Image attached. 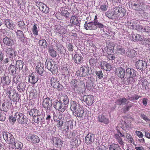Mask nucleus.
Here are the masks:
<instances>
[{
  "mask_svg": "<svg viewBox=\"0 0 150 150\" xmlns=\"http://www.w3.org/2000/svg\"><path fill=\"white\" fill-rule=\"evenodd\" d=\"M126 133H122L121 131H119L117 132V134L115 135V137L117 140V141L118 142V144L122 146H124V142L122 141V139L121 137H125V136L126 135Z\"/></svg>",
  "mask_w": 150,
  "mask_h": 150,
  "instance_id": "9b49d317",
  "label": "nucleus"
},
{
  "mask_svg": "<svg viewBox=\"0 0 150 150\" xmlns=\"http://www.w3.org/2000/svg\"><path fill=\"white\" fill-rule=\"evenodd\" d=\"M6 53L12 57L16 56V51L12 47L7 48L6 49Z\"/></svg>",
  "mask_w": 150,
  "mask_h": 150,
  "instance_id": "e433bc0d",
  "label": "nucleus"
},
{
  "mask_svg": "<svg viewBox=\"0 0 150 150\" xmlns=\"http://www.w3.org/2000/svg\"><path fill=\"white\" fill-rule=\"evenodd\" d=\"M96 20L94 19V21L90 22L88 23L86 21L84 24L85 29L87 30H96L97 28V26H96L97 23H96Z\"/></svg>",
  "mask_w": 150,
  "mask_h": 150,
  "instance_id": "4468645a",
  "label": "nucleus"
},
{
  "mask_svg": "<svg viewBox=\"0 0 150 150\" xmlns=\"http://www.w3.org/2000/svg\"><path fill=\"white\" fill-rule=\"evenodd\" d=\"M13 144H14L15 148L16 149L21 150L23 147V144L18 141H16Z\"/></svg>",
  "mask_w": 150,
  "mask_h": 150,
  "instance_id": "8fccbe9b",
  "label": "nucleus"
},
{
  "mask_svg": "<svg viewBox=\"0 0 150 150\" xmlns=\"http://www.w3.org/2000/svg\"><path fill=\"white\" fill-rule=\"evenodd\" d=\"M125 74V70L122 68L119 67H117L116 69L115 74L118 77L123 79L124 78Z\"/></svg>",
  "mask_w": 150,
  "mask_h": 150,
  "instance_id": "a211bd4d",
  "label": "nucleus"
},
{
  "mask_svg": "<svg viewBox=\"0 0 150 150\" xmlns=\"http://www.w3.org/2000/svg\"><path fill=\"white\" fill-rule=\"evenodd\" d=\"M28 118L26 116L24 117H23V118H22L21 119H19L18 122L21 124L25 126H27L28 125Z\"/></svg>",
  "mask_w": 150,
  "mask_h": 150,
  "instance_id": "37998d69",
  "label": "nucleus"
},
{
  "mask_svg": "<svg viewBox=\"0 0 150 150\" xmlns=\"http://www.w3.org/2000/svg\"><path fill=\"white\" fill-rule=\"evenodd\" d=\"M38 80V78L34 76L33 74L29 76L28 81L33 85L35 84Z\"/></svg>",
  "mask_w": 150,
  "mask_h": 150,
  "instance_id": "c756f323",
  "label": "nucleus"
},
{
  "mask_svg": "<svg viewBox=\"0 0 150 150\" xmlns=\"http://www.w3.org/2000/svg\"><path fill=\"white\" fill-rule=\"evenodd\" d=\"M29 112V114L30 116H35L38 115H42L40 114V112L39 110L33 108L31 109Z\"/></svg>",
  "mask_w": 150,
  "mask_h": 150,
  "instance_id": "cd10ccee",
  "label": "nucleus"
},
{
  "mask_svg": "<svg viewBox=\"0 0 150 150\" xmlns=\"http://www.w3.org/2000/svg\"><path fill=\"white\" fill-rule=\"evenodd\" d=\"M1 82L4 85H8L11 82V80L8 76L4 75L1 77Z\"/></svg>",
  "mask_w": 150,
  "mask_h": 150,
  "instance_id": "ea45409f",
  "label": "nucleus"
},
{
  "mask_svg": "<svg viewBox=\"0 0 150 150\" xmlns=\"http://www.w3.org/2000/svg\"><path fill=\"white\" fill-rule=\"evenodd\" d=\"M25 82L21 81L19 83L17 86V89L19 92H22L25 90Z\"/></svg>",
  "mask_w": 150,
  "mask_h": 150,
  "instance_id": "bb28decb",
  "label": "nucleus"
},
{
  "mask_svg": "<svg viewBox=\"0 0 150 150\" xmlns=\"http://www.w3.org/2000/svg\"><path fill=\"white\" fill-rule=\"evenodd\" d=\"M71 90L74 93L79 94L83 93L85 88V83L83 81H79L76 79H72L70 81Z\"/></svg>",
  "mask_w": 150,
  "mask_h": 150,
  "instance_id": "f257e3e1",
  "label": "nucleus"
},
{
  "mask_svg": "<svg viewBox=\"0 0 150 150\" xmlns=\"http://www.w3.org/2000/svg\"><path fill=\"white\" fill-rule=\"evenodd\" d=\"M99 121L100 122H103L105 124L109 123V119L105 117L103 115H102L98 117Z\"/></svg>",
  "mask_w": 150,
  "mask_h": 150,
  "instance_id": "4c0bfd02",
  "label": "nucleus"
},
{
  "mask_svg": "<svg viewBox=\"0 0 150 150\" xmlns=\"http://www.w3.org/2000/svg\"><path fill=\"white\" fill-rule=\"evenodd\" d=\"M66 105L62 102L57 101L54 103V107L55 109L59 111V112H63L64 111L65 109V105Z\"/></svg>",
  "mask_w": 150,
  "mask_h": 150,
  "instance_id": "f8f14e48",
  "label": "nucleus"
},
{
  "mask_svg": "<svg viewBox=\"0 0 150 150\" xmlns=\"http://www.w3.org/2000/svg\"><path fill=\"white\" fill-rule=\"evenodd\" d=\"M130 38L132 41L135 42L142 41V38L141 35L139 34H132Z\"/></svg>",
  "mask_w": 150,
  "mask_h": 150,
  "instance_id": "a878e982",
  "label": "nucleus"
},
{
  "mask_svg": "<svg viewBox=\"0 0 150 150\" xmlns=\"http://www.w3.org/2000/svg\"><path fill=\"white\" fill-rule=\"evenodd\" d=\"M93 141V138L92 136V134H87L85 137V143L87 144H90L92 143Z\"/></svg>",
  "mask_w": 150,
  "mask_h": 150,
  "instance_id": "473e14b6",
  "label": "nucleus"
},
{
  "mask_svg": "<svg viewBox=\"0 0 150 150\" xmlns=\"http://www.w3.org/2000/svg\"><path fill=\"white\" fill-rule=\"evenodd\" d=\"M135 66L137 69L141 71L144 70L147 67V64L146 61L139 60L135 63Z\"/></svg>",
  "mask_w": 150,
  "mask_h": 150,
  "instance_id": "6e6552de",
  "label": "nucleus"
},
{
  "mask_svg": "<svg viewBox=\"0 0 150 150\" xmlns=\"http://www.w3.org/2000/svg\"><path fill=\"white\" fill-rule=\"evenodd\" d=\"M128 100L131 101L134 100H137L141 97V96H139L136 94H134L133 96L130 97L128 96Z\"/></svg>",
  "mask_w": 150,
  "mask_h": 150,
  "instance_id": "13d9d810",
  "label": "nucleus"
},
{
  "mask_svg": "<svg viewBox=\"0 0 150 150\" xmlns=\"http://www.w3.org/2000/svg\"><path fill=\"white\" fill-rule=\"evenodd\" d=\"M106 147L102 144L97 146L96 150H106Z\"/></svg>",
  "mask_w": 150,
  "mask_h": 150,
  "instance_id": "774afa93",
  "label": "nucleus"
},
{
  "mask_svg": "<svg viewBox=\"0 0 150 150\" xmlns=\"http://www.w3.org/2000/svg\"><path fill=\"white\" fill-rule=\"evenodd\" d=\"M26 139L32 144H37L40 141L38 136L33 133H29L26 137Z\"/></svg>",
  "mask_w": 150,
  "mask_h": 150,
  "instance_id": "423d86ee",
  "label": "nucleus"
},
{
  "mask_svg": "<svg viewBox=\"0 0 150 150\" xmlns=\"http://www.w3.org/2000/svg\"><path fill=\"white\" fill-rule=\"evenodd\" d=\"M126 136H125V137H126V138L127 139V140L129 143L134 144V140L132 137V135L130 134L127 133H126Z\"/></svg>",
  "mask_w": 150,
  "mask_h": 150,
  "instance_id": "09e8293b",
  "label": "nucleus"
},
{
  "mask_svg": "<svg viewBox=\"0 0 150 150\" xmlns=\"http://www.w3.org/2000/svg\"><path fill=\"white\" fill-rule=\"evenodd\" d=\"M36 70L38 74L42 76V74L44 71L43 64L40 62L37 63V65L36 67Z\"/></svg>",
  "mask_w": 150,
  "mask_h": 150,
  "instance_id": "5701e85b",
  "label": "nucleus"
},
{
  "mask_svg": "<svg viewBox=\"0 0 150 150\" xmlns=\"http://www.w3.org/2000/svg\"><path fill=\"white\" fill-rule=\"evenodd\" d=\"M82 100L86 102L87 105L90 106L93 103V97L91 95H85L83 97Z\"/></svg>",
  "mask_w": 150,
  "mask_h": 150,
  "instance_id": "2eb2a0df",
  "label": "nucleus"
},
{
  "mask_svg": "<svg viewBox=\"0 0 150 150\" xmlns=\"http://www.w3.org/2000/svg\"><path fill=\"white\" fill-rule=\"evenodd\" d=\"M8 70L9 73H11L12 74L14 75L16 73V67L11 64H10V67H8Z\"/></svg>",
  "mask_w": 150,
  "mask_h": 150,
  "instance_id": "3c124183",
  "label": "nucleus"
},
{
  "mask_svg": "<svg viewBox=\"0 0 150 150\" xmlns=\"http://www.w3.org/2000/svg\"><path fill=\"white\" fill-rule=\"evenodd\" d=\"M115 52L118 55H123L125 54L124 48L120 45H118L116 47Z\"/></svg>",
  "mask_w": 150,
  "mask_h": 150,
  "instance_id": "c85d7f7f",
  "label": "nucleus"
},
{
  "mask_svg": "<svg viewBox=\"0 0 150 150\" xmlns=\"http://www.w3.org/2000/svg\"><path fill=\"white\" fill-rule=\"evenodd\" d=\"M100 67H101L102 69L108 71H110L112 69L111 65L104 61H103L101 62V64H100Z\"/></svg>",
  "mask_w": 150,
  "mask_h": 150,
  "instance_id": "412c9836",
  "label": "nucleus"
},
{
  "mask_svg": "<svg viewBox=\"0 0 150 150\" xmlns=\"http://www.w3.org/2000/svg\"><path fill=\"white\" fill-rule=\"evenodd\" d=\"M132 7H134V9L138 11H141L142 9L145 6L143 2H139L137 1L134 3L131 4Z\"/></svg>",
  "mask_w": 150,
  "mask_h": 150,
  "instance_id": "dca6fc26",
  "label": "nucleus"
},
{
  "mask_svg": "<svg viewBox=\"0 0 150 150\" xmlns=\"http://www.w3.org/2000/svg\"><path fill=\"white\" fill-rule=\"evenodd\" d=\"M130 26H131L132 28L133 29H135L141 32H147L148 33L149 32V30L148 29H147L146 27H143L142 26L140 25H138L136 26V25L137 23L136 22L135 23L133 24L131 22H130Z\"/></svg>",
  "mask_w": 150,
  "mask_h": 150,
  "instance_id": "1a4fd4ad",
  "label": "nucleus"
},
{
  "mask_svg": "<svg viewBox=\"0 0 150 150\" xmlns=\"http://www.w3.org/2000/svg\"><path fill=\"white\" fill-rule=\"evenodd\" d=\"M8 98L11 100L16 102L18 101L20 98L19 94L16 92L13 93V95L11 96L10 97H8Z\"/></svg>",
  "mask_w": 150,
  "mask_h": 150,
  "instance_id": "79ce46f5",
  "label": "nucleus"
},
{
  "mask_svg": "<svg viewBox=\"0 0 150 150\" xmlns=\"http://www.w3.org/2000/svg\"><path fill=\"white\" fill-rule=\"evenodd\" d=\"M38 46L42 49L47 48V43L45 39H41L38 41Z\"/></svg>",
  "mask_w": 150,
  "mask_h": 150,
  "instance_id": "58836bf2",
  "label": "nucleus"
},
{
  "mask_svg": "<svg viewBox=\"0 0 150 150\" xmlns=\"http://www.w3.org/2000/svg\"><path fill=\"white\" fill-rule=\"evenodd\" d=\"M24 66V62L23 60H18L17 61L16 63V67L19 70H21L23 68Z\"/></svg>",
  "mask_w": 150,
  "mask_h": 150,
  "instance_id": "49530a36",
  "label": "nucleus"
},
{
  "mask_svg": "<svg viewBox=\"0 0 150 150\" xmlns=\"http://www.w3.org/2000/svg\"><path fill=\"white\" fill-rule=\"evenodd\" d=\"M109 149L110 150H122L119 145L115 143L111 144L110 145Z\"/></svg>",
  "mask_w": 150,
  "mask_h": 150,
  "instance_id": "a18cd8bd",
  "label": "nucleus"
},
{
  "mask_svg": "<svg viewBox=\"0 0 150 150\" xmlns=\"http://www.w3.org/2000/svg\"><path fill=\"white\" fill-rule=\"evenodd\" d=\"M3 137L5 140H8L10 138L13 137V136L11 134L7 132L3 134Z\"/></svg>",
  "mask_w": 150,
  "mask_h": 150,
  "instance_id": "864d4df0",
  "label": "nucleus"
},
{
  "mask_svg": "<svg viewBox=\"0 0 150 150\" xmlns=\"http://www.w3.org/2000/svg\"><path fill=\"white\" fill-rule=\"evenodd\" d=\"M73 60L74 63L80 64L83 61V58L81 54L76 53L73 56Z\"/></svg>",
  "mask_w": 150,
  "mask_h": 150,
  "instance_id": "f3484780",
  "label": "nucleus"
},
{
  "mask_svg": "<svg viewBox=\"0 0 150 150\" xmlns=\"http://www.w3.org/2000/svg\"><path fill=\"white\" fill-rule=\"evenodd\" d=\"M71 145L73 147H75L78 145V140L76 139H72L71 142Z\"/></svg>",
  "mask_w": 150,
  "mask_h": 150,
  "instance_id": "6e6d98bb",
  "label": "nucleus"
},
{
  "mask_svg": "<svg viewBox=\"0 0 150 150\" xmlns=\"http://www.w3.org/2000/svg\"><path fill=\"white\" fill-rule=\"evenodd\" d=\"M55 30L56 33H60L61 35L64 34L66 33V30L63 26L60 25H56L55 26Z\"/></svg>",
  "mask_w": 150,
  "mask_h": 150,
  "instance_id": "393cba45",
  "label": "nucleus"
},
{
  "mask_svg": "<svg viewBox=\"0 0 150 150\" xmlns=\"http://www.w3.org/2000/svg\"><path fill=\"white\" fill-rule=\"evenodd\" d=\"M60 102H62L64 104V105H67L68 103H69V98L67 96L65 95H62L60 97L59 99Z\"/></svg>",
  "mask_w": 150,
  "mask_h": 150,
  "instance_id": "f704fd0d",
  "label": "nucleus"
},
{
  "mask_svg": "<svg viewBox=\"0 0 150 150\" xmlns=\"http://www.w3.org/2000/svg\"><path fill=\"white\" fill-rule=\"evenodd\" d=\"M108 4L105 3L103 5L100 6V9L102 11H105L107 9L108 7Z\"/></svg>",
  "mask_w": 150,
  "mask_h": 150,
  "instance_id": "e2e57ef3",
  "label": "nucleus"
},
{
  "mask_svg": "<svg viewBox=\"0 0 150 150\" xmlns=\"http://www.w3.org/2000/svg\"><path fill=\"white\" fill-rule=\"evenodd\" d=\"M140 83H141L142 86L145 88L146 89V87L147 86V85L148 84V82L147 81V80L144 79H141Z\"/></svg>",
  "mask_w": 150,
  "mask_h": 150,
  "instance_id": "680f3d73",
  "label": "nucleus"
},
{
  "mask_svg": "<svg viewBox=\"0 0 150 150\" xmlns=\"http://www.w3.org/2000/svg\"><path fill=\"white\" fill-rule=\"evenodd\" d=\"M66 128L68 130L69 128L72 129L73 127V122L71 121H69L66 122Z\"/></svg>",
  "mask_w": 150,
  "mask_h": 150,
  "instance_id": "052dcab7",
  "label": "nucleus"
},
{
  "mask_svg": "<svg viewBox=\"0 0 150 150\" xmlns=\"http://www.w3.org/2000/svg\"><path fill=\"white\" fill-rule=\"evenodd\" d=\"M42 105L43 107L45 109L46 111H47L50 110L52 105V99L49 97L45 98L43 100Z\"/></svg>",
  "mask_w": 150,
  "mask_h": 150,
  "instance_id": "39448f33",
  "label": "nucleus"
},
{
  "mask_svg": "<svg viewBox=\"0 0 150 150\" xmlns=\"http://www.w3.org/2000/svg\"><path fill=\"white\" fill-rule=\"evenodd\" d=\"M62 16H65L66 18L68 17L69 16V13L67 10H62Z\"/></svg>",
  "mask_w": 150,
  "mask_h": 150,
  "instance_id": "69168bd1",
  "label": "nucleus"
},
{
  "mask_svg": "<svg viewBox=\"0 0 150 150\" xmlns=\"http://www.w3.org/2000/svg\"><path fill=\"white\" fill-rule=\"evenodd\" d=\"M127 100H128L125 97L120 98L116 101L115 103L118 105H125Z\"/></svg>",
  "mask_w": 150,
  "mask_h": 150,
  "instance_id": "c9c22d12",
  "label": "nucleus"
},
{
  "mask_svg": "<svg viewBox=\"0 0 150 150\" xmlns=\"http://www.w3.org/2000/svg\"><path fill=\"white\" fill-rule=\"evenodd\" d=\"M96 76L99 79H100L103 78V75L102 71L100 70L99 71H96Z\"/></svg>",
  "mask_w": 150,
  "mask_h": 150,
  "instance_id": "bf43d9fd",
  "label": "nucleus"
},
{
  "mask_svg": "<svg viewBox=\"0 0 150 150\" xmlns=\"http://www.w3.org/2000/svg\"><path fill=\"white\" fill-rule=\"evenodd\" d=\"M53 142V145L57 147H60L62 145V141L59 138L55 137L52 138V139Z\"/></svg>",
  "mask_w": 150,
  "mask_h": 150,
  "instance_id": "b1692460",
  "label": "nucleus"
},
{
  "mask_svg": "<svg viewBox=\"0 0 150 150\" xmlns=\"http://www.w3.org/2000/svg\"><path fill=\"white\" fill-rule=\"evenodd\" d=\"M16 34L17 38L20 40L21 41L24 42L25 37L22 31L18 30L16 32Z\"/></svg>",
  "mask_w": 150,
  "mask_h": 150,
  "instance_id": "7c9ffc66",
  "label": "nucleus"
},
{
  "mask_svg": "<svg viewBox=\"0 0 150 150\" xmlns=\"http://www.w3.org/2000/svg\"><path fill=\"white\" fill-rule=\"evenodd\" d=\"M32 123L33 124L38 125L43 122H44L45 120L43 115L37 116H33L32 118Z\"/></svg>",
  "mask_w": 150,
  "mask_h": 150,
  "instance_id": "ddd939ff",
  "label": "nucleus"
},
{
  "mask_svg": "<svg viewBox=\"0 0 150 150\" xmlns=\"http://www.w3.org/2000/svg\"><path fill=\"white\" fill-rule=\"evenodd\" d=\"M48 52H49V54H50V56L52 58L56 57L57 56V54L56 51L54 50V48L52 46L49 47V49H48Z\"/></svg>",
  "mask_w": 150,
  "mask_h": 150,
  "instance_id": "72a5a7b5",
  "label": "nucleus"
},
{
  "mask_svg": "<svg viewBox=\"0 0 150 150\" xmlns=\"http://www.w3.org/2000/svg\"><path fill=\"white\" fill-rule=\"evenodd\" d=\"M136 52L133 49H127L126 52V54L127 57L129 58H133L136 55Z\"/></svg>",
  "mask_w": 150,
  "mask_h": 150,
  "instance_id": "2f4dec72",
  "label": "nucleus"
},
{
  "mask_svg": "<svg viewBox=\"0 0 150 150\" xmlns=\"http://www.w3.org/2000/svg\"><path fill=\"white\" fill-rule=\"evenodd\" d=\"M72 112L76 117L79 118H83L85 114L84 109L81 107L79 108L78 110Z\"/></svg>",
  "mask_w": 150,
  "mask_h": 150,
  "instance_id": "6ab92c4d",
  "label": "nucleus"
},
{
  "mask_svg": "<svg viewBox=\"0 0 150 150\" xmlns=\"http://www.w3.org/2000/svg\"><path fill=\"white\" fill-rule=\"evenodd\" d=\"M129 103V104L125 105V106L122 108L123 112L125 113H126V112L129 111L130 108L133 106V103L130 102L129 101L127 102V103Z\"/></svg>",
  "mask_w": 150,
  "mask_h": 150,
  "instance_id": "c03bdc74",
  "label": "nucleus"
},
{
  "mask_svg": "<svg viewBox=\"0 0 150 150\" xmlns=\"http://www.w3.org/2000/svg\"><path fill=\"white\" fill-rule=\"evenodd\" d=\"M79 21L78 19H70V22L74 25H79Z\"/></svg>",
  "mask_w": 150,
  "mask_h": 150,
  "instance_id": "338daca9",
  "label": "nucleus"
},
{
  "mask_svg": "<svg viewBox=\"0 0 150 150\" xmlns=\"http://www.w3.org/2000/svg\"><path fill=\"white\" fill-rule=\"evenodd\" d=\"M127 74L129 75L130 78H133L136 76L137 72L133 68H127L126 70Z\"/></svg>",
  "mask_w": 150,
  "mask_h": 150,
  "instance_id": "4be33fe9",
  "label": "nucleus"
},
{
  "mask_svg": "<svg viewBox=\"0 0 150 150\" xmlns=\"http://www.w3.org/2000/svg\"><path fill=\"white\" fill-rule=\"evenodd\" d=\"M45 66L47 69L52 74H56L58 71L55 61L52 59H47L45 62Z\"/></svg>",
  "mask_w": 150,
  "mask_h": 150,
  "instance_id": "f03ea898",
  "label": "nucleus"
},
{
  "mask_svg": "<svg viewBox=\"0 0 150 150\" xmlns=\"http://www.w3.org/2000/svg\"><path fill=\"white\" fill-rule=\"evenodd\" d=\"M114 15L120 18L123 17L125 13V9L119 6L115 7L113 9Z\"/></svg>",
  "mask_w": 150,
  "mask_h": 150,
  "instance_id": "0eeeda50",
  "label": "nucleus"
},
{
  "mask_svg": "<svg viewBox=\"0 0 150 150\" xmlns=\"http://www.w3.org/2000/svg\"><path fill=\"white\" fill-rule=\"evenodd\" d=\"M50 84L53 88L57 89L59 91L62 90L63 86L59 83V82L56 78L52 77H50Z\"/></svg>",
  "mask_w": 150,
  "mask_h": 150,
  "instance_id": "20e7f679",
  "label": "nucleus"
},
{
  "mask_svg": "<svg viewBox=\"0 0 150 150\" xmlns=\"http://www.w3.org/2000/svg\"><path fill=\"white\" fill-rule=\"evenodd\" d=\"M32 31L34 35L36 36L38 35V30L37 25L36 24H34L33 27L32 28Z\"/></svg>",
  "mask_w": 150,
  "mask_h": 150,
  "instance_id": "4d7b16f0",
  "label": "nucleus"
},
{
  "mask_svg": "<svg viewBox=\"0 0 150 150\" xmlns=\"http://www.w3.org/2000/svg\"><path fill=\"white\" fill-rule=\"evenodd\" d=\"M91 72L87 69V67L83 66L80 67V69L76 72V76L79 77H85L91 74Z\"/></svg>",
  "mask_w": 150,
  "mask_h": 150,
  "instance_id": "7ed1b4c3",
  "label": "nucleus"
},
{
  "mask_svg": "<svg viewBox=\"0 0 150 150\" xmlns=\"http://www.w3.org/2000/svg\"><path fill=\"white\" fill-rule=\"evenodd\" d=\"M14 116L17 118V121L19 120V119L20 120L22 118H23V117H26L23 114L19 112H16Z\"/></svg>",
  "mask_w": 150,
  "mask_h": 150,
  "instance_id": "603ef678",
  "label": "nucleus"
},
{
  "mask_svg": "<svg viewBox=\"0 0 150 150\" xmlns=\"http://www.w3.org/2000/svg\"><path fill=\"white\" fill-rule=\"evenodd\" d=\"M3 42L6 46H12L14 45L13 39L8 37L6 36L3 39Z\"/></svg>",
  "mask_w": 150,
  "mask_h": 150,
  "instance_id": "aec40b11",
  "label": "nucleus"
},
{
  "mask_svg": "<svg viewBox=\"0 0 150 150\" xmlns=\"http://www.w3.org/2000/svg\"><path fill=\"white\" fill-rule=\"evenodd\" d=\"M36 5L38 7L40 10L45 13H47L49 11V8L46 5L39 1L36 2Z\"/></svg>",
  "mask_w": 150,
  "mask_h": 150,
  "instance_id": "9d476101",
  "label": "nucleus"
},
{
  "mask_svg": "<svg viewBox=\"0 0 150 150\" xmlns=\"http://www.w3.org/2000/svg\"><path fill=\"white\" fill-rule=\"evenodd\" d=\"M5 24L7 27L9 28H12V22L11 19H6L5 21Z\"/></svg>",
  "mask_w": 150,
  "mask_h": 150,
  "instance_id": "5fc2aeb1",
  "label": "nucleus"
},
{
  "mask_svg": "<svg viewBox=\"0 0 150 150\" xmlns=\"http://www.w3.org/2000/svg\"><path fill=\"white\" fill-rule=\"evenodd\" d=\"M106 16L110 19H111V18L114 15L113 12L110 11H108L105 13Z\"/></svg>",
  "mask_w": 150,
  "mask_h": 150,
  "instance_id": "0e129e2a",
  "label": "nucleus"
},
{
  "mask_svg": "<svg viewBox=\"0 0 150 150\" xmlns=\"http://www.w3.org/2000/svg\"><path fill=\"white\" fill-rule=\"evenodd\" d=\"M79 108H81L79 106V105L75 101H73L71 103L70 109L71 111H75L78 109Z\"/></svg>",
  "mask_w": 150,
  "mask_h": 150,
  "instance_id": "a19ab883",
  "label": "nucleus"
},
{
  "mask_svg": "<svg viewBox=\"0 0 150 150\" xmlns=\"http://www.w3.org/2000/svg\"><path fill=\"white\" fill-rule=\"evenodd\" d=\"M109 52H113V50L112 49H110V48H107V53L108 54V58L110 60H113L115 59V56L113 54H110Z\"/></svg>",
  "mask_w": 150,
  "mask_h": 150,
  "instance_id": "de8ad7c7",
  "label": "nucleus"
}]
</instances>
